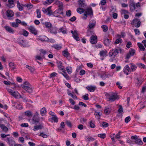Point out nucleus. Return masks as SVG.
<instances>
[{
  "label": "nucleus",
  "instance_id": "28",
  "mask_svg": "<svg viewBox=\"0 0 146 146\" xmlns=\"http://www.w3.org/2000/svg\"><path fill=\"white\" fill-rule=\"evenodd\" d=\"M137 45L140 48V49L141 50H143V51L145 50V48L144 47V46L141 43H138Z\"/></svg>",
  "mask_w": 146,
  "mask_h": 146
},
{
  "label": "nucleus",
  "instance_id": "61",
  "mask_svg": "<svg viewBox=\"0 0 146 146\" xmlns=\"http://www.w3.org/2000/svg\"><path fill=\"white\" fill-rule=\"evenodd\" d=\"M134 31L136 35H139L140 31L139 29H134Z\"/></svg>",
  "mask_w": 146,
  "mask_h": 146
},
{
  "label": "nucleus",
  "instance_id": "34",
  "mask_svg": "<svg viewBox=\"0 0 146 146\" xmlns=\"http://www.w3.org/2000/svg\"><path fill=\"white\" fill-rule=\"evenodd\" d=\"M63 55L66 57H67L69 55V54L67 50H64L62 52Z\"/></svg>",
  "mask_w": 146,
  "mask_h": 146
},
{
  "label": "nucleus",
  "instance_id": "49",
  "mask_svg": "<svg viewBox=\"0 0 146 146\" xmlns=\"http://www.w3.org/2000/svg\"><path fill=\"white\" fill-rule=\"evenodd\" d=\"M135 52V50L131 48L130 50L129 53L130 54L131 56H133Z\"/></svg>",
  "mask_w": 146,
  "mask_h": 146
},
{
  "label": "nucleus",
  "instance_id": "44",
  "mask_svg": "<svg viewBox=\"0 0 146 146\" xmlns=\"http://www.w3.org/2000/svg\"><path fill=\"white\" fill-rule=\"evenodd\" d=\"M66 70L68 74H71L72 72V68L70 67H66Z\"/></svg>",
  "mask_w": 146,
  "mask_h": 146
},
{
  "label": "nucleus",
  "instance_id": "46",
  "mask_svg": "<svg viewBox=\"0 0 146 146\" xmlns=\"http://www.w3.org/2000/svg\"><path fill=\"white\" fill-rule=\"evenodd\" d=\"M65 123L68 127H72V125L70 121L67 120L66 121Z\"/></svg>",
  "mask_w": 146,
  "mask_h": 146
},
{
  "label": "nucleus",
  "instance_id": "51",
  "mask_svg": "<svg viewBox=\"0 0 146 146\" xmlns=\"http://www.w3.org/2000/svg\"><path fill=\"white\" fill-rule=\"evenodd\" d=\"M90 127L92 128H94L95 127V125L94 124V123L92 121H91L90 123Z\"/></svg>",
  "mask_w": 146,
  "mask_h": 146
},
{
  "label": "nucleus",
  "instance_id": "48",
  "mask_svg": "<svg viewBox=\"0 0 146 146\" xmlns=\"http://www.w3.org/2000/svg\"><path fill=\"white\" fill-rule=\"evenodd\" d=\"M102 126L104 127H106L108 126V123L105 122L103 121L102 123Z\"/></svg>",
  "mask_w": 146,
  "mask_h": 146
},
{
  "label": "nucleus",
  "instance_id": "43",
  "mask_svg": "<svg viewBox=\"0 0 146 146\" xmlns=\"http://www.w3.org/2000/svg\"><path fill=\"white\" fill-rule=\"evenodd\" d=\"M48 38L46 36H44L40 38V39L42 41H46L48 40Z\"/></svg>",
  "mask_w": 146,
  "mask_h": 146
},
{
  "label": "nucleus",
  "instance_id": "4",
  "mask_svg": "<svg viewBox=\"0 0 146 146\" xmlns=\"http://www.w3.org/2000/svg\"><path fill=\"white\" fill-rule=\"evenodd\" d=\"M108 96L109 97L108 98L109 101H110L111 102H113L116 99H119L118 96L115 93H113L111 94H109Z\"/></svg>",
  "mask_w": 146,
  "mask_h": 146
},
{
  "label": "nucleus",
  "instance_id": "52",
  "mask_svg": "<svg viewBox=\"0 0 146 146\" xmlns=\"http://www.w3.org/2000/svg\"><path fill=\"white\" fill-rule=\"evenodd\" d=\"M52 119L55 122H57L58 121V118L56 115H53L52 118Z\"/></svg>",
  "mask_w": 146,
  "mask_h": 146
},
{
  "label": "nucleus",
  "instance_id": "24",
  "mask_svg": "<svg viewBox=\"0 0 146 146\" xmlns=\"http://www.w3.org/2000/svg\"><path fill=\"white\" fill-rule=\"evenodd\" d=\"M85 9L81 8H79L77 9V11L79 13L81 14L84 13V12Z\"/></svg>",
  "mask_w": 146,
  "mask_h": 146
},
{
  "label": "nucleus",
  "instance_id": "27",
  "mask_svg": "<svg viewBox=\"0 0 146 146\" xmlns=\"http://www.w3.org/2000/svg\"><path fill=\"white\" fill-rule=\"evenodd\" d=\"M58 32L59 33L61 32L62 33L65 34L66 33V30L65 28L62 27L59 30Z\"/></svg>",
  "mask_w": 146,
  "mask_h": 146
},
{
  "label": "nucleus",
  "instance_id": "62",
  "mask_svg": "<svg viewBox=\"0 0 146 146\" xmlns=\"http://www.w3.org/2000/svg\"><path fill=\"white\" fill-rule=\"evenodd\" d=\"M21 126L22 127H27L29 126V125L27 123H24L21 124Z\"/></svg>",
  "mask_w": 146,
  "mask_h": 146
},
{
  "label": "nucleus",
  "instance_id": "50",
  "mask_svg": "<svg viewBox=\"0 0 146 146\" xmlns=\"http://www.w3.org/2000/svg\"><path fill=\"white\" fill-rule=\"evenodd\" d=\"M95 24H96L95 22L94 23H89L88 26L90 29L93 28L95 26Z\"/></svg>",
  "mask_w": 146,
  "mask_h": 146
},
{
  "label": "nucleus",
  "instance_id": "5",
  "mask_svg": "<svg viewBox=\"0 0 146 146\" xmlns=\"http://www.w3.org/2000/svg\"><path fill=\"white\" fill-rule=\"evenodd\" d=\"M131 24L132 25H134L135 27L138 28L140 26L141 22L139 19H135L133 20Z\"/></svg>",
  "mask_w": 146,
  "mask_h": 146
},
{
  "label": "nucleus",
  "instance_id": "33",
  "mask_svg": "<svg viewBox=\"0 0 146 146\" xmlns=\"http://www.w3.org/2000/svg\"><path fill=\"white\" fill-rule=\"evenodd\" d=\"M26 67L28 68L31 72H33L35 70V69L34 68L30 66L29 65H27L26 66Z\"/></svg>",
  "mask_w": 146,
  "mask_h": 146
},
{
  "label": "nucleus",
  "instance_id": "21",
  "mask_svg": "<svg viewBox=\"0 0 146 146\" xmlns=\"http://www.w3.org/2000/svg\"><path fill=\"white\" fill-rule=\"evenodd\" d=\"M43 126L41 125H36L34 127L33 130L36 131L39 129H41L43 128Z\"/></svg>",
  "mask_w": 146,
  "mask_h": 146
},
{
  "label": "nucleus",
  "instance_id": "37",
  "mask_svg": "<svg viewBox=\"0 0 146 146\" xmlns=\"http://www.w3.org/2000/svg\"><path fill=\"white\" fill-rule=\"evenodd\" d=\"M101 28L103 29V31L104 32H106L108 30V27L105 25H102L101 26Z\"/></svg>",
  "mask_w": 146,
  "mask_h": 146
},
{
  "label": "nucleus",
  "instance_id": "42",
  "mask_svg": "<svg viewBox=\"0 0 146 146\" xmlns=\"http://www.w3.org/2000/svg\"><path fill=\"white\" fill-rule=\"evenodd\" d=\"M9 67L12 68L13 70H14L15 69V64L14 63L10 62L9 63Z\"/></svg>",
  "mask_w": 146,
  "mask_h": 146
},
{
  "label": "nucleus",
  "instance_id": "54",
  "mask_svg": "<svg viewBox=\"0 0 146 146\" xmlns=\"http://www.w3.org/2000/svg\"><path fill=\"white\" fill-rule=\"evenodd\" d=\"M88 96V94H86L85 95L83 96H82V98L84 100H89Z\"/></svg>",
  "mask_w": 146,
  "mask_h": 146
},
{
  "label": "nucleus",
  "instance_id": "29",
  "mask_svg": "<svg viewBox=\"0 0 146 146\" xmlns=\"http://www.w3.org/2000/svg\"><path fill=\"white\" fill-rule=\"evenodd\" d=\"M44 25L46 27L49 29L52 27V24L50 22H46Z\"/></svg>",
  "mask_w": 146,
  "mask_h": 146
},
{
  "label": "nucleus",
  "instance_id": "26",
  "mask_svg": "<svg viewBox=\"0 0 146 146\" xmlns=\"http://www.w3.org/2000/svg\"><path fill=\"white\" fill-rule=\"evenodd\" d=\"M129 64L130 65V70L132 71H134L137 68L136 66L132 63H130Z\"/></svg>",
  "mask_w": 146,
  "mask_h": 146
},
{
  "label": "nucleus",
  "instance_id": "30",
  "mask_svg": "<svg viewBox=\"0 0 146 146\" xmlns=\"http://www.w3.org/2000/svg\"><path fill=\"white\" fill-rule=\"evenodd\" d=\"M59 64L58 65V68L60 70H62V72H64V71L65 70L64 68V67L62 65V62L60 61H59Z\"/></svg>",
  "mask_w": 146,
  "mask_h": 146
},
{
  "label": "nucleus",
  "instance_id": "2",
  "mask_svg": "<svg viewBox=\"0 0 146 146\" xmlns=\"http://www.w3.org/2000/svg\"><path fill=\"white\" fill-rule=\"evenodd\" d=\"M130 7V10L131 12H133L134 11H137L136 9L140 7V4L139 2L135 3L134 2H131L129 5Z\"/></svg>",
  "mask_w": 146,
  "mask_h": 146
},
{
  "label": "nucleus",
  "instance_id": "6",
  "mask_svg": "<svg viewBox=\"0 0 146 146\" xmlns=\"http://www.w3.org/2000/svg\"><path fill=\"white\" fill-rule=\"evenodd\" d=\"M22 87L26 91L29 93L32 92L33 91V88L31 85H29L28 86L23 85Z\"/></svg>",
  "mask_w": 146,
  "mask_h": 146
},
{
  "label": "nucleus",
  "instance_id": "8",
  "mask_svg": "<svg viewBox=\"0 0 146 146\" xmlns=\"http://www.w3.org/2000/svg\"><path fill=\"white\" fill-rule=\"evenodd\" d=\"M123 72L127 75L130 74L131 72V70L128 65H125L123 68Z\"/></svg>",
  "mask_w": 146,
  "mask_h": 146
},
{
  "label": "nucleus",
  "instance_id": "64",
  "mask_svg": "<svg viewBox=\"0 0 146 146\" xmlns=\"http://www.w3.org/2000/svg\"><path fill=\"white\" fill-rule=\"evenodd\" d=\"M18 24L16 22L13 23L12 24V26L14 27H18Z\"/></svg>",
  "mask_w": 146,
  "mask_h": 146
},
{
  "label": "nucleus",
  "instance_id": "58",
  "mask_svg": "<svg viewBox=\"0 0 146 146\" xmlns=\"http://www.w3.org/2000/svg\"><path fill=\"white\" fill-rule=\"evenodd\" d=\"M58 13L57 11H55L53 13L52 11V14L51 15H53L54 17H58V16L57 15H56V14Z\"/></svg>",
  "mask_w": 146,
  "mask_h": 146
},
{
  "label": "nucleus",
  "instance_id": "18",
  "mask_svg": "<svg viewBox=\"0 0 146 146\" xmlns=\"http://www.w3.org/2000/svg\"><path fill=\"white\" fill-rule=\"evenodd\" d=\"M8 3L7 5V6L10 8H12L13 7L14 5V3L13 0H8Z\"/></svg>",
  "mask_w": 146,
  "mask_h": 146
},
{
  "label": "nucleus",
  "instance_id": "63",
  "mask_svg": "<svg viewBox=\"0 0 146 146\" xmlns=\"http://www.w3.org/2000/svg\"><path fill=\"white\" fill-rule=\"evenodd\" d=\"M24 6L27 7L28 9H30L33 7L32 5H25Z\"/></svg>",
  "mask_w": 146,
  "mask_h": 146
},
{
  "label": "nucleus",
  "instance_id": "55",
  "mask_svg": "<svg viewBox=\"0 0 146 146\" xmlns=\"http://www.w3.org/2000/svg\"><path fill=\"white\" fill-rule=\"evenodd\" d=\"M71 11L70 10L67 11L66 12V15L68 17H70L71 15Z\"/></svg>",
  "mask_w": 146,
  "mask_h": 146
},
{
  "label": "nucleus",
  "instance_id": "41",
  "mask_svg": "<svg viewBox=\"0 0 146 146\" xmlns=\"http://www.w3.org/2000/svg\"><path fill=\"white\" fill-rule=\"evenodd\" d=\"M110 111V108L106 107L104 110V112L106 114H109Z\"/></svg>",
  "mask_w": 146,
  "mask_h": 146
},
{
  "label": "nucleus",
  "instance_id": "36",
  "mask_svg": "<svg viewBox=\"0 0 146 146\" xmlns=\"http://www.w3.org/2000/svg\"><path fill=\"white\" fill-rule=\"evenodd\" d=\"M122 42V39L120 38H119L116 39L115 42L114 43V44H117L121 43Z\"/></svg>",
  "mask_w": 146,
  "mask_h": 146
},
{
  "label": "nucleus",
  "instance_id": "25",
  "mask_svg": "<svg viewBox=\"0 0 146 146\" xmlns=\"http://www.w3.org/2000/svg\"><path fill=\"white\" fill-rule=\"evenodd\" d=\"M46 112V109L44 107L43 108L40 110V113L42 116H43Z\"/></svg>",
  "mask_w": 146,
  "mask_h": 146
},
{
  "label": "nucleus",
  "instance_id": "57",
  "mask_svg": "<svg viewBox=\"0 0 146 146\" xmlns=\"http://www.w3.org/2000/svg\"><path fill=\"white\" fill-rule=\"evenodd\" d=\"M29 34V32L26 30H24L23 31V35L25 36H27Z\"/></svg>",
  "mask_w": 146,
  "mask_h": 146
},
{
  "label": "nucleus",
  "instance_id": "19",
  "mask_svg": "<svg viewBox=\"0 0 146 146\" xmlns=\"http://www.w3.org/2000/svg\"><path fill=\"white\" fill-rule=\"evenodd\" d=\"M78 5L79 7L81 8L84 7L85 6H86L83 0H79Z\"/></svg>",
  "mask_w": 146,
  "mask_h": 146
},
{
  "label": "nucleus",
  "instance_id": "35",
  "mask_svg": "<svg viewBox=\"0 0 146 146\" xmlns=\"http://www.w3.org/2000/svg\"><path fill=\"white\" fill-rule=\"evenodd\" d=\"M52 47L57 50H60L62 48L61 46L58 44H54L52 46Z\"/></svg>",
  "mask_w": 146,
  "mask_h": 146
},
{
  "label": "nucleus",
  "instance_id": "11",
  "mask_svg": "<svg viewBox=\"0 0 146 146\" xmlns=\"http://www.w3.org/2000/svg\"><path fill=\"white\" fill-rule=\"evenodd\" d=\"M11 95L17 99H19L22 98V97L20 94L17 91H14L12 93Z\"/></svg>",
  "mask_w": 146,
  "mask_h": 146
},
{
  "label": "nucleus",
  "instance_id": "39",
  "mask_svg": "<svg viewBox=\"0 0 146 146\" xmlns=\"http://www.w3.org/2000/svg\"><path fill=\"white\" fill-rule=\"evenodd\" d=\"M64 73H62V74L63 75V76L67 80H68L69 79V77L68 75L67 74L66 72H65V71L64 70V72H63Z\"/></svg>",
  "mask_w": 146,
  "mask_h": 146
},
{
  "label": "nucleus",
  "instance_id": "20",
  "mask_svg": "<svg viewBox=\"0 0 146 146\" xmlns=\"http://www.w3.org/2000/svg\"><path fill=\"white\" fill-rule=\"evenodd\" d=\"M9 32L11 33H13L14 32V31L10 27L8 26H5L4 27Z\"/></svg>",
  "mask_w": 146,
  "mask_h": 146
},
{
  "label": "nucleus",
  "instance_id": "7",
  "mask_svg": "<svg viewBox=\"0 0 146 146\" xmlns=\"http://www.w3.org/2000/svg\"><path fill=\"white\" fill-rule=\"evenodd\" d=\"M42 11L44 14L47 13V14L49 16L51 15L52 14L51 7H49L46 9L45 8H43Z\"/></svg>",
  "mask_w": 146,
  "mask_h": 146
},
{
  "label": "nucleus",
  "instance_id": "56",
  "mask_svg": "<svg viewBox=\"0 0 146 146\" xmlns=\"http://www.w3.org/2000/svg\"><path fill=\"white\" fill-rule=\"evenodd\" d=\"M71 33L72 34V36L78 35V34L76 31H73L72 30L71 31Z\"/></svg>",
  "mask_w": 146,
  "mask_h": 146
},
{
  "label": "nucleus",
  "instance_id": "14",
  "mask_svg": "<svg viewBox=\"0 0 146 146\" xmlns=\"http://www.w3.org/2000/svg\"><path fill=\"white\" fill-rule=\"evenodd\" d=\"M107 53V52L106 50H102L100 52L99 54L101 57H104L108 56Z\"/></svg>",
  "mask_w": 146,
  "mask_h": 146
},
{
  "label": "nucleus",
  "instance_id": "9",
  "mask_svg": "<svg viewBox=\"0 0 146 146\" xmlns=\"http://www.w3.org/2000/svg\"><path fill=\"white\" fill-rule=\"evenodd\" d=\"M97 37L96 36H92L90 38V42L92 44L96 43L97 42Z\"/></svg>",
  "mask_w": 146,
  "mask_h": 146
},
{
  "label": "nucleus",
  "instance_id": "45",
  "mask_svg": "<svg viewBox=\"0 0 146 146\" xmlns=\"http://www.w3.org/2000/svg\"><path fill=\"white\" fill-rule=\"evenodd\" d=\"M3 83L7 85H10L11 84H14V86L15 85L14 83H12L9 81H4L3 82Z\"/></svg>",
  "mask_w": 146,
  "mask_h": 146
},
{
  "label": "nucleus",
  "instance_id": "53",
  "mask_svg": "<svg viewBox=\"0 0 146 146\" xmlns=\"http://www.w3.org/2000/svg\"><path fill=\"white\" fill-rule=\"evenodd\" d=\"M41 53H40L41 56H44L46 53V51L43 49H42L40 50Z\"/></svg>",
  "mask_w": 146,
  "mask_h": 146
},
{
  "label": "nucleus",
  "instance_id": "38",
  "mask_svg": "<svg viewBox=\"0 0 146 146\" xmlns=\"http://www.w3.org/2000/svg\"><path fill=\"white\" fill-rule=\"evenodd\" d=\"M110 137L112 140V141L114 142H115V133L111 134Z\"/></svg>",
  "mask_w": 146,
  "mask_h": 146
},
{
  "label": "nucleus",
  "instance_id": "31",
  "mask_svg": "<svg viewBox=\"0 0 146 146\" xmlns=\"http://www.w3.org/2000/svg\"><path fill=\"white\" fill-rule=\"evenodd\" d=\"M110 41L108 38L105 39L104 41V43L106 46H108L110 43Z\"/></svg>",
  "mask_w": 146,
  "mask_h": 146
},
{
  "label": "nucleus",
  "instance_id": "3",
  "mask_svg": "<svg viewBox=\"0 0 146 146\" xmlns=\"http://www.w3.org/2000/svg\"><path fill=\"white\" fill-rule=\"evenodd\" d=\"M119 51L120 52H122V50L120 48H119L118 49L116 48L112 49L110 50L109 53V56L115 57L119 53Z\"/></svg>",
  "mask_w": 146,
  "mask_h": 146
},
{
  "label": "nucleus",
  "instance_id": "1",
  "mask_svg": "<svg viewBox=\"0 0 146 146\" xmlns=\"http://www.w3.org/2000/svg\"><path fill=\"white\" fill-rule=\"evenodd\" d=\"M93 16V14L92 9L91 7L85 9L82 18L84 20H86L88 17H92Z\"/></svg>",
  "mask_w": 146,
  "mask_h": 146
},
{
  "label": "nucleus",
  "instance_id": "22",
  "mask_svg": "<svg viewBox=\"0 0 146 146\" xmlns=\"http://www.w3.org/2000/svg\"><path fill=\"white\" fill-rule=\"evenodd\" d=\"M0 127L4 131L7 132L8 130V128L4 124L1 125H0Z\"/></svg>",
  "mask_w": 146,
  "mask_h": 146
},
{
  "label": "nucleus",
  "instance_id": "10",
  "mask_svg": "<svg viewBox=\"0 0 146 146\" xmlns=\"http://www.w3.org/2000/svg\"><path fill=\"white\" fill-rule=\"evenodd\" d=\"M30 32L35 35H36L37 33V31L34 27L31 26L28 28Z\"/></svg>",
  "mask_w": 146,
  "mask_h": 146
},
{
  "label": "nucleus",
  "instance_id": "17",
  "mask_svg": "<svg viewBox=\"0 0 146 146\" xmlns=\"http://www.w3.org/2000/svg\"><path fill=\"white\" fill-rule=\"evenodd\" d=\"M7 15L8 17H12L14 15L13 11L11 10H8L7 11Z\"/></svg>",
  "mask_w": 146,
  "mask_h": 146
},
{
  "label": "nucleus",
  "instance_id": "23",
  "mask_svg": "<svg viewBox=\"0 0 146 146\" xmlns=\"http://www.w3.org/2000/svg\"><path fill=\"white\" fill-rule=\"evenodd\" d=\"M25 115L28 117H31L32 116L33 114L30 111H27L25 112Z\"/></svg>",
  "mask_w": 146,
  "mask_h": 146
},
{
  "label": "nucleus",
  "instance_id": "47",
  "mask_svg": "<svg viewBox=\"0 0 146 146\" xmlns=\"http://www.w3.org/2000/svg\"><path fill=\"white\" fill-rule=\"evenodd\" d=\"M98 136L101 138L104 139L106 137V134L105 133L99 134H98Z\"/></svg>",
  "mask_w": 146,
  "mask_h": 146
},
{
  "label": "nucleus",
  "instance_id": "15",
  "mask_svg": "<svg viewBox=\"0 0 146 146\" xmlns=\"http://www.w3.org/2000/svg\"><path fill=\"white\" fill-rule=\"evenodd\" d=\"M86 89L90 92H94L96 88L95 86H90L86 87Z\"/></svg>",
  "mask_w": 146,
  "mask_h": 146
},
{
  "label": "nucleus",
  "instance_id": "32",
  "mask_svg": "<svg viewBox=\"0 0 146 146\" xmlns=\"http://www.w3.org/2000/svg\"><path fill=\"white\" fill-rule=\"evenodd\" d=\"M136 144L138 145H141L143 144V143L142 141L139 139H137L135 141Z\"/></svg>",
  "mask_w": 146,
  "mask_h": 146
},
{
  "label": "nucleus",
  "instance_id": "40",
  "mask_svg": "<svg viewBox=\"0 0 146 146\" xmlns=\"http://www.w3.org/2000/svg\"><path fill=\"white\" fill-rule=\"evenodd\" d=\"M36 12L37 13V17L38 18H40L41 17V12L39 9L36 10Z\"/></svg>",
  "mask_w": 146,
  "mask_h": 146
},
{
  "label": "nucleus",
  "instance_id": "60",
  "mask_svg": "<svg viewBox=\"0 0 146 146\" xmlns=\"http://www.w3.org/2000/svg\"><path fill=\"white\" fill-rule=\"evenodd\" d=\"M94 115H95L98 116V119H100V118L101 114H100V112H97L96 111L95 112Z\"/></svg>",
  "mask_w": 146,
  "mask_h": 146
},
{
  "label": "nucleus",
  "instance_id": "16",
  "mask_svg": "<svg viewBox=\"0 0 146 146\" xmlns=\"http://www.w3.org/2000/svg\"><path fill=\"white\" fill-rule=\"evenodd\" d=\"M48 31L51 33L56 34L57 33V28L55 27H51L49 29Z\"/></svg>",
  "mask_w": 146,
  "mask_h": 146
},
{
  "label": "nucleus",
  "instance_id": "13",
  "mask_svg": "<svg viewBox=\"0 0 146 146\" xmlns=\"http://www.w3.org/2000/svg\"><path fill=\"white\" fill-rule=\"evenodd\" d=\"M32 120L33 121V123L37 124L40 121L39 117L33 116Z\"/></svg>",
  "mask_w": 146,
  "mask_h": 146
},
{
  "label": "nucleus",
  "instance_id": "12",
  "mask_svg": "<svg viewBox=\"0 0 146 146\" xmlns=\"http://www.w3.org/2000/svg\"><path fill=\"white\" fill-rule=\"evenodd\" d=\"M7 141L10 146H14L15 144V142L10 138H7Z\"/></svg>",
  "mask_w": 146,
  "mask_h": 146
},
{
  "label": "nucleus",
  "instance_id": "59",
  "mask_svg": "<svg viewBox=\"0 0 146 146\" xmlns=\"http://www.w3.org/2000/svg\"><path fill=\"white\" fill-rule=\"evenodd\" d=\"M131 118L130 116L127 117L125 119V122L126 123H128L130 120Z\"/></svg>",
  "mask_w": 146,
  "mask_h": 146
}]
</instances>
